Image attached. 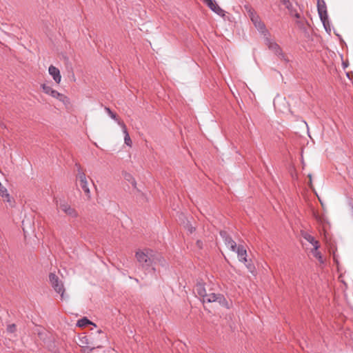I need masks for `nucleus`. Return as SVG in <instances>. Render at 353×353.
<instances>
[{"instance_id": "7", "label": "nucleus", "mask_w": 353, "mask_h": 353, "mask_svg": "<svg viewBox=\"0 0 353 353\" xmlns=\"http://www.w3.org/2000/svg\"><path fill=\"white\" fill-rule=\"evenodd\" d=\"M317 10L319 17L325 26V21L327 20L328 16L327 12L326 5L324 0H318L317 2ZM326 28V27H325Z\"/></svg>"}, {"instance_id": "22", "label": "nucleus", "mask_w": 353, "mask_h": 353, "mask_svg": "<svg viewBox=\"0 0 353 353\" xmlns=\"http://www.w3.org/2000/svg\"><path fill=\"white\" fill-rule=\"evenodd\" d=\"M124 178L126 181H128L134 188H137V183L132 176L130 174H125Z\"/></svg>"}, {"instance_id": "8", "label": "nucleus", "mask_w": 353, "mask_h": 353, "mask_svg": "<svg viewBox=\"0 0 353 353\" xmlns=\"http://www.w3.org/2000/svg\"><path fill=\"white\" fill-rule=\"evenodd\" d=\"M245 11L246 12L248 17L252 22L253 25L261 20L259 15L255 11V10L249 4H245L243 6Z\"/></svg>"}, {"instance_id": "11", "label": "nucleus", "mask_w": 353, "mask_h": 353, "mask_svg": "<svg viewBox=\"0 0 353 353\" xmlns=\"http://www.w3.org/2000/svg\"><path fill=\"white\" fill-rule=\"evenodd\" d=\"M254 26L259 32L263 36V38L270 36V32L266 28V26L262 20L259 21Z\"/></svg>"}, {"instance_id": "28", "label": "nucleus", "mask_w": 353, "mask_h": 353, "mask_svg": "<svg viewBox=\"0 0 353 353\" xmlns=\"http://www.w3.org/2000/svg\"><path fill=\"white\" fill-rule=\"evenodd\" d=\"M96 334H97L99 336H101V339H104L105 338V334L101 330H97L96 331Z\"/></svg>"}, {"instance_id": "19", "label": "nucleus", "mask_w": 353, "mask_h": 353, "mask_svg": "<svg viewBox=\"0 0 353 353\" xmlns=\"http://www.w3.org/2000/svg\"><path fill=\"white\" fill-rule=\"evenodd\" d=\"M105 110L107 112V114L118 123L119 125V123H124L117 118V114L114 113L109 108L105 107Z\"/></svg>"}, {"instance_id": "2", "label": "nucleus", "mask_w": 353, "mask_h": 353, "mask_svg": "<svg viewBox=\"0 0 353 353\" xmlns=\"http://www.w3.org/2000/svg\"><path fill=\"white\" fill-rule=\"evenodd\" d=\"M263 40L268 49L271 50L280 60L285 63H288L290 61L287 55L283 53L279 45L273 38H272L271 34H270V36L264 37Z\"/></svg>"}, {"instance_id": "17", "label": "nucleus", "mask_w": 353, "mask_h": 353, "mask_svg": "<svg viewBox=\"0 0 353 353\" xmlns=\"http://www.w3.org/2000/svg\"><path fill=\"white\" fill-rule=\"evenodd\" d=\"M216 302H218L221 305L225 307L226 308H229L230 305L224 297L223 295L219 294L217 299H216Z\"/></svg>"}, {"instance_id": "4", "label": "nucleus", "mask_w": 353, "mask_h": 353, "mask_svg": "<svg viewBox=\"0 0 353 353\" xmlns=\"http://www.w3.org/2000/svg\"><path fill=\"white\" fill-rule=\"evenodd\" d=\"M49 280L53 289L56 292L61 295V299L63 300L65 299V288L63 282L60 281L58 276L54 273H50L49 274Z\"/></svg>"}, {"instance_id": "31", "label": "nucleus", "mask_w": 353, "mask_h": 353, "mask_svg": "<svg viewBox=\"0 0 353 353\" xmlns=\"http://www.w3.org/2000/svg\"><path fill=\"white\" fill-rule=\"evenodd\" d=\"M283 2L284 4L287 5V3H289V0H283Z\"/></svg>"}, {"instance_id": "18", "label": "nucleus", "mask_w": 353, "mask_h": 353, "mask_svg": "<svg viewBox=\"0 0 353 353\" xmlns=\"http://www.w3.org/2000/svg\"><path fill=\"white\" fill-rule=\"evenodd\" d=\"M94 325V327H96V325H94V323H92L90 320H88L86 317H83L81 319H79L78 321H77V325L79 326V327H85L88 325Z\"/></svg>"}, {"instance_id": "26", "label": "nucleus", "mask_w": 353, "mask_h": 353, "mask_svg": "<svg viewBox=\"0 0 353 353\" xmlns=\"http://www.w3.org/2000/svg\"><path fill=\"white\" fill-rule=\"evenodd\" d=\"M312 254H313L314 256L316 257V259H318L321 263H323V259H322L321 254L320 253V252L318 251V250L314 249V250L312 251Z\"/></svg>"}, {"instance_id": "14", "label": "nucleus", "mask_w": 353, "mask_h": 353, "mask_svg": "<svg viewBox=\"0 0 353 353\" xmlns=\"http://www.w3.org/2000/svg\"><path fill=\"white\" fill-rule=\"evenodd\" d=\"M194 291L202 299V300L203 299V298L206 296V294L208 293L204 284L202 283H198L196 285V286L194 288Z\"/></svg>"}, {"instance_id": "29", "label": "nucleus", "mask_w": 353, "mask_h": 353, "mask_svg": "<svg viewBox=\"0 0 353 353\" xmlns=\"http://www.w3.org/2000/svg\"><path fill=\"white\" fill-rule=\"evenodd\" d=\"M185 227L190 233H192L195 230V228L189 224H187Z\"/></svg>"}, {"instance_id": "20", "label": "nucleus", "mask_w": 353, "mask_h": 353, "mask_svg": "<svg viewBox=\"0 0 353 353\" xmlns=\"http://www.w3.org/2000/svg\"><path fill=\"white\" fill-rule=\"evenodd\" d=\"M90 344L88 336H85L79 338V345L82 348L88 347V345Z\"/></svg>"}, {"instance_id": "25", "label": "nucleus", "mask_w": 353, "mask_h": 353, "mask_svg": "<svg viewBox=\"0 0 353 353\" xmlns=\"http://www.w3.org/2000/svg\"><path fill=\"white\" fill-rule=\"evenodd\" d=\"M77 180L79 181V183H83L87 181L86 176L84 172L79 171V173L77 176Z\"/></svg>"}, {"instance_id": "6", "label": "nucleus", "mask_w": 353, "mask_h": 353, "mask_svg": "<svg viewBox=\"0 0 353 353\" xmlns=\"http://www.w3.org/2000/svg\"><path fill=\"white\" fill-rule=\"evenodd\" d=\"M203 1L213 12L222 18L225 17V11L217 4L215 0H203Z\"/></svg>"}, {"instance_id": "16", "label": "nucleus", "mask_w": 353, "mask_h": 353, "mask_svg": "<svg viewBox=\"0 0 353 353\" xmlns=\"http://www.w3.org/2000/svg\"><path fill=\"white\" fill-rule=\"evenodd\" d=\"M219 296V294L215 293H207L206 296L203 298V301L207 302V303H212L216 302V299H217V297Z\"/></svg>"}, {"instance_id": "30", "label": "nucleus", "mask_w": 353, "mask_h": 353, "mask_svg": "<svg viewBox=\"0 0 353 353\" xmlns=\"http://www.w3.org/2000/svg\"><path fill=\"white\" fill-rule=\"evenodd\" d=\"M196 245H197V246H198L199 248H202L203 243H202V241H201L198 240V241H196Z\"/></svg>"}, {"instance_id": "12", "label": "nucleus", "mask_w": 353, "mask_h": 353, "mask_svg": "<svg viewBox=\"0 0 353 353\" xmlns=\"http://www.w3.org/2000/svg\"><path fill=\"white\" fill-rule=\"evenodd\" d=\"M235 252L237 253L239 260L243 263L247 262V252L243 245H239L236 247Z\"/></svg>"}, {"instance_id": "5", "label": "nucleus", "mask_w": 353, "mask_h": 353, "mask_svg": "<svg viewBox=\"0 0 353 353\" xmlns=\"http://www.w3.org/2000/svg\"><path fill=\"white\" fill-rule=\"evenodd\" d=\"M57 205L64 213H65L68 216L74 218L78 215L77 212L72 208L65 201L60 200L59 201H57Z\"/></svg>"}, {"instance_id": "9", "label": "nucleus", "mask_w": 353, "mask_h": 353, "mask_svg": "<svg viewBox=\"0 0 353 353\" xmlns=\"http://www.w3.org/2000/svg\"><path fill=\"white\" fill-rule=\"evenodd\" d=\"M220 236L223 239L225 245L232 251H236V243L225 231H221Z\"/></svg>"}, {"instance_id": "1", "label": "nucleus", "mask_w": 353, "mask_h": 353, "mask_svg": "<svg viewBox=\"0 0 353 353\" xmlns=\"http://www.w3.org/2000/svg\"><path fill=\"white\" fill-rule=\"evenodd\" d=\"M136 257L139 263H141L144 268L147 270L151 268L154 273L157 271L155 268L156 265L159 264L161 266L165 265V261L162 256L150 249H145L137 252Z\"/></svg>"}, {"instance_id": "24", "label": "nucleus", "mask_w": 353, "mask_h": 353, "mask_svg": "<svg viewBox=\"0 0 353 353\" xmlns=\"http://www.w3.org/2000/svg\"><path fill=\"white\" fill-rule=\"evenodd\" d=\"M0 195L2 196V197H5L7 199V201H10V196H9V194L7 192V190L3 188V186L1 185L0 187Z\"/></svg>"}, {"instance_id": "15", "label": "nucleus", "mask_w": 353, "mask_h": 353, "mask_svg": "<svg viewBox=\"0 0 353 353\" xmlns=\"http://www.w3.org/2000/svg\"><path fill=\"white\" fill-rule=\"evenodd\" d=\"M119 125L121 127L123 132L125 135L124 136L125 143L128 146H131L132 141H131L130 135L128 132L126 125L124 123H119Z\"/></svg>"}, {"instance_id": "27", "label": "nucleus", "mask_w": 353, "mask_h": 353, "mask_svg": "<svg viewBox=\"0 0 353 353\" xmlns=\"http://www.w3.org/2000/svg\"><path fill=\"white\" fill-rule=\"evenodd\" d=\"M15 330H16L15 324H11L7 327V331L10 333H13L15 332Z\"/></svg>"}, {"instance_id": "10", "label": "nucleus", "mask_w": 353, "mask_h": 353, "mask_svg": "<svg viewBox=\"0 0 353 353\" xmlns=\"http://www.w3.org/2000/svg\"><path fill=\"white\" fill-rule=\"evenodd\" d=\"M48 72L57 83L61 82V76L59 70L57 67L50 65L48 68Z\"/></svg>"}, {"instance_id": "23", "label": "nucleus", "mask_w": 353, "mask_h": 353, "mask_svg": "<svg viewBox=\"0 0 353 353\" xmlns=\"http://www.w3.org/2000/svg\"><path fill=\"white\" fill-rule=\"evenodd\" d=\"M93 347L91 348H89L88 347L82 348V352L83 353H91V352L95 348V347H100L101 346V344L98 343H94L92 344Z\"/></svg>"}, {"instance_id": "3", "label": "nucleus", "mask_w": 353, "mask_h": 353, "mask_svg": "<svg viewBox=\"0 0 353 353\" xmlns=\"http://www.w3.org/2000/svg\"><path fill=\"white\" fill-rule=\"evenodd\" d=\"M41 88L46 94L58 99L59 101H61L63 104L67 105L70 103L68 97H67L63 94L59 93L58 91L54 90L50 85L43 83L41 85Z\"/></svg>"}, {"instance_id": "13", "label": "nucleus", "mask_w": 353, "mask_h": 353, "mask_svg": "<svg viewBox=\"0 0 353 353\" xmlns=\"http://www.w3.org/2000/svg\"><path fill=\"white\" fill-rule=\"evenodd\" d=\"M302 236L308 241L310 244L314 246V250H318L319 248V243L316 241L314 236H312L309 233L304 232L302 233Z\"/></svg>"}, {"instance_id": "21", "label": "nucleus", "mask_w": 353, "mask_h": 353, "mask_svg": "<svg viewBox=\"0 0 353 353\" xmlns=\"http://www.w3.org/2000/svg\"><path fill=\"white\" fill-rule=\"evenodd\" d=\"M79 185H80L81 189L83 190V191L84 192V193L85 194V195L88 198H90V189L88 186V181L79 183Z\"/></svg>"}]
</instances>
